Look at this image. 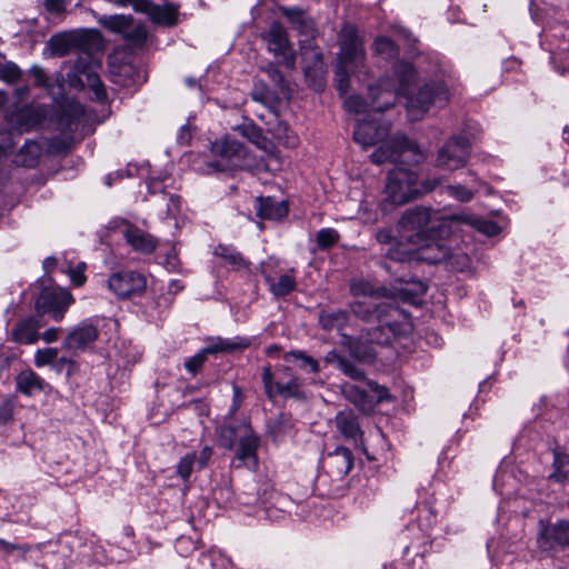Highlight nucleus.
Returning <instances> with one entry per match:
<instances>
[{"label": "nucleus", "mask_w": 569, "mask_h": 569, "mask_svg": "<svg viewBox=\"0 0 569 569\" xmlns=\"http://www.w3.org/2000/svg\"><path fill=\"white\" fill-rule=\"evenodd\" d=\"M342 359V356L337 353L336 351H330L325 357V362L328 365H336L338 367L340 360Z\"/></svg>", "instance_id": "62"}, {"label": "nucleus", "mask_w": 569, "mask_h": 569, "mask_svg": "<svg viewBox=\"0 0 569 569\" xmlns=\"http://www.w3.org/2000/svg\"><path fill=\"white\" fill-rule=\"evenodd\" d=\"M382 307H393L389 302H382L379 305H373L367 301H355L350 305L351 312L359 319L373 323L379 320L380 309Z\"/></svg>", "instance_id": "28"}, {"label": "nucleus", "mask_w": 569, "mask_h": 569, "mask_svg": "<svg viewBox=\"0 0 569 569\" xmlns=\"http://www.w3.org/2000/svg\"><path fill=\"white\" fill-rule=\"evenodd\" d=\"M58 349L57 348H43L38 349L34 353V366L38 368L44 367V366H53L54 361L58 357Z\"/></svg>", "instance_id": "41"}, {"label": "nucleus", "mask_w": 569, "mask_h": 569, "mask_svg": "<svg viewBox=\"0 0 569 569\" xmlns=\"http://www.w3.org/2000/svg\"><path fill=\"white\" fill-rule=\"evenodd\" d=\"M44 118L41 108L26 106L6 117V123L11 133L22 134L38 127Z\"/></svg>", "instance_id": "17"}, {"label": "nucleus", "mask_w": 569, "mask_h": 569, "mask_svg": "<svg viewBox=\"0 0 569 569\" xmlns=\"http://www.w3.org/2000/svg\"><path fill=\"white\" fill-rule=\"evenodd\" d=\"M443 191L460 202H469L477 192V190L462 184H448L443 188Z\"/></svg>", "instance_id": "40"}, {"label": "nucleus", "mask_w": 569, "mask_h": 569, "mask_svg": "<svg viewBox=\"0 0 569 569\" xmlns=\"http://www.w3.org/2000/svg\"><path fill=\"white\" fill-rule=\"evenodd\" d=\"M349 320V313L346 310H322L319 313V325L323 330H341Z\"/></svg>", "instance_id": "29"}, {"label": "nucleus", "mask_w": 569, "mask_h": 569, "mask_svg": "<svg viewBox=\"0 0 569 569\" xmlns=\"http://www.w3.org/2000/svg\"><path fill=\"white\" fill-rule=\"evenodd\" d=\"M262 382L266 395L269 399H273L277 395L284 398L300 397L301 395L300 383L296 377H290V379L284 383H273V373L269 365L262 368Z\"/></svg>", "instance_id": "19"}, {"label": "nucleus", "mask_w": 569, "mask_h": 569, "mask_svg": "<svg viewBox=\"0 0 569 569\" xmlns=\"http://www.w3.org/2000/svg\"><path fill=\"white\" fill-rule=\"evenodd\" d=\"M146 287V278L136 271L116 272L108 280V288L122 299L142 293Z\"/></svg>", "instance_id": "15"}, {"label": "nucleus", "mask_w": 569, "mask_h": 569, "mask_svg": "<svg viewBox=\"0 0 569 569\" xmlns=\"http://www.w3.org/2000/svg\"><path fill=\"white\" fill-rule=\"evenodd\" d=\"M263 71L268 74V77L271 79V81L280 89L284 90L286 88V81L284 78L279 69V67L276 63H268L266 67H263Z\"/></svg>", "instance_id": "51"}, {"label": "nucleus", "mask_w": 569, "mask_h": 569, "mask_svg": "<svg viewBox=\"0 0 569 569\" xmlns=\"http://www.w3.org/2000/svg\"><path fill=\"white\" fill-rule=\"evenodd\" d=\"M339 240V233L331 228L321 229L316 236L317 244L320 249H329Z\"/></svg>", "instance_id": "42"}, {"label": "nucleus", "mask_w": 569, "mask_h": 569, "mask_svg": "<svg viewBox=\"0 0 569 569\" xmlns=\"http://www.w3.org/2000/svg\"><path fill=\"white\" fill-rule=\"evenodd\" d=\"M52 368L57 372H61V371L66 370L67 375L70 377L76 372L77 363L70 358H67V357L58 358L57 357V360L54 361Z\"/></svg>", "instance_id": "53"}, {"label": "nucleus", "mask_w": 569, "mask_h": 569, "mask_svg": "<svg viewBox=\"0 0 569 569\" xmlns=\"http://www.w3.org/2000/svg\"><path fill=\"white\" fill-rule=\"evenodd\" d=\"M379 312V320L376 321L378 326L368 329L366 335H361V339L370 343L386 345L402 331V312L397 307H382Z\"/></svg>", "instance_id": "10"}, {"label": "nucleus", "mask_w": 569, "mask_h": 569, "mask_svg": "<svg viewBox=\"0 0 569 569\" xmlns=\"http://www.w3.org/2000/svg\"><path fill=\"white\" fill-rule=\"evenodd\" d=\"M340 50L338 66L349 68L352 72H360L365 68L366 50L363 40L352 26H345L339 34Z\"/></svg>", "instance_id": "7"}, {"label": "nucleus", "mask_w": 569, "mask_h": 569, "mask_svg": "<svg viewBox=\"0 0 569 569\" xmlns=\"http://www.w3.org/2000/svg\"><path fill=\"white\" fill-rule=\"evenodd\" d=\"M310 58L312 60V67L305 66V73L307 78H311L315 81V87L317 90H321L325 86L322 74L325 72L323 70V62H322V54L319 51H312L310 53Z\"/></svg>", "instance_id": "32"}, {"label": "nucleus", "mask_w": 569, "mask_h": 569, "mask_svg": "<svg viewBox=\"0 0 569 569\" xmlns=\"http://www.w3.org/2000/svg\"><path fill=\"white\" fill-rule=\"evenodd\" d=\"M392 80H382L378 87H370V103L360 96H350L345 100V107L349 112L365 113L369 110L385 111L396 103L398 96H408L410 86L416 80V70L405 61L393 66Z\"/></svg>", "instance_id": "2"}, {"label": "nucleus", "mask_w": 569, "mask_h": 569, "mask_svg": "<svg viewBox=\"0 0 569 569\" xmlns=\"http://www.w3.org/2000/svg\"><path fill=\"white\" fill-rule=\"evenodd\" d=\"M14 549L16 548L13 545H11L10 542H8L3 539H0V551L9 553V552L13 551Z\"/></svg>", "instance_id": "64"}, {"label": "nucleus", "mask_w": 569, "mask_h": 569, "mask_svg": "<svg viewBox=\"0 0 569 569\" xmlns=\"http://www.w3.org/2000/svg\"><path fill=\"white\" fill-rule=\"evenodd\" d=\"M21 76L18 66L11 61L0 62V79L7 82H14Z\"/></svg>", "instance_id": "46"}, {"label": "nucleus", "mask_w": 569, "mask_h": 569, "mask_svg": "<svg viewBox=\"0 0 569 569\" xmlns=\"http://www.w3.org/2000/svg\"><path fill=\"white\" fill-rule=\"evenodd\" d=\"M73 301L72 295L66 289L46 288L36 300V309L40 315L49 313L54 321H61Z\"/></svg>", "instance_id": "12"}, {"label": "nucleus", "mask_w": 569, "mask_h": 569, "mask_svg": "<svg viewBox=\"0 0 569 569\" xmlns=\"http://www.w3.org/2000/svg\"><path fill=\"white\" fill-rule=\"evenodd\" d=\"M71 39L66 34H57L51 37L49 44L54 54L62 57L67 54L71 48Z\"/></svg>", "instance_id": "43"}, {"label": "nucleus", "mask_w": 569, "mask_h": 569, "mask_svg": "<svg viewBox=\"0 0 569 569\" xmlns=\"http://www.w3.org/2000/svg\"><path fill=\"white\" fill-rule=\"evenodd\" d=\"M470 143L465 137H453L438 152L437 166L447 170H457L467 163Z\"/></svg>", "instance_id": "13"}, {"label": "nucleus", "mask_w": 569, "mask_h": 569, "mask_svg": "<svg viewBox=\"0 0 569 569\" xmlns=\"http://www.w3.org/2000/svg\"><path fill=\"white\" fill-rule=\"evenodd\" d=\"M250 346V340L242 337H236L233 339L216 338L212 342L204 347V352L209 355L216 353H228L236 350H243Z\"/></svg>", "instance_id": "26"}, {"label": "nucleus", "mask_w": 569, "mask_h": 569, "mask_svg": "<svg viewBox=\"0 0 569 569\" xmlns=\"http://www.w3.org/2000/svg\"><path fill=\"white\" fill-rule=\"evenodd\" d=\"M353 73L351 69L337 66V88L341 93H346L349 87L350 74Z\"/></svg>", "instance_id": "52"}, {"label": "nucleus", "mask_w": 569, "mask_h": 569, "mask_svg": "<svg viewBox=\"0 0 569 569\" xmlns=\"http://www.w3.org/2000/svg\"><path fill=\"white\" fill-rule=\"evenodd\" d=\"M269 289L274 297H284L291 293L296 287V278L293 274L286 273L278 278V280L269 279Z\"/></svg>", "instance_id": "33"}, {"label": "nucleus", "mask_w": 569, "mask_h": 569, "mask_svg": "<svg viewBox=\"0 0 569 569\" xmlns=\"http://www.w3.org/2000/svg\"><path fill=\"white\" fill-rule=\"evenodd\" d=\"M123 37L133 44L141 46L147 40V29L144 26L139 24L127 29Z\"/></svg>", "instance_id": "48"}, {"label": "nucleus", "mask_w": 569, "mask_h": 569, "mask_svg": "<svg viewBox=\"0 0 569 569\" xmlns=\"http://www.w3.org/2000/svg\"><path fill=\"white\" fill-rule=\"evenodd\" d=\"M346 376L353 380H363L365 372L353 361L342 357L338 367Z\"/></svg>", "instance_id": "45"}, {"label": "nucleus", "mask_w": 569, "mask_h": 569, "mask_svg": "<svg viewBox=\"0 0 569 569\" xmlns=\"http://www.w3.org/2000/svg\"><path fill=\"white\" fill-rule=\"evenodd\" d=\"M264 87L261 84V89L259 87H256L252 91V98L256 101L263 102L266 100V92Z\"/></svg>", "instance_id": "63"}, {"label": "nucleus", "mask_w": 569, "mask_h": 569, "mask_svg": "<svg viewBox=\"0 0 569 569\" xmlns=\"http://www.w3.org/2000/svg\"><path fill=\"white\" fill-rule=\"evenodd\" d=\"M70 278H71V281L76 284V286H82L86 281V277L84 274L82 273V271L80 270H72L70 272Z\"/></svg>", "instance_id": "61"}, {"label": "nucleus", "mask_w": 569, "mask_h": 569, "mask_svg": "<svg viewBox=\"0 0 569 569\" xmlns=\"http://www.w3.org/2000/svg\"><path fill=\"white\" fill-rule=\"evenodd\" d=\"M132 19L126 16H113L108 19L106 26L116 32L124 34L126 30L131 27Z\"/></svg>", "instance_id": "49"}, {"label": "nucleus", "mask_w": 569, "mask_h": 569, "mask_svg": "<svg viewBox=\"0 0 569 569\" xmlns=\"http://www.w3.org/2000/svg\"><path fill=\"white\" fill-rule=\"evenodd\" d=\"M100 63L91 57L80 58L74 63V73L69 74V84L76 89H83L86 86L91 89L97 101L107 100V91L97 69Z\"/></svg>", "instance_id": "9"}, {"label": "nucleus", "mask_w": 569, "mask_h": 569, "mask_svg": "<svg viewBox=\"0 0 569 569\" xmlns=\"http://www.w3.org/2000/svg\"><path fill=\"white\" fill-rule=\"evenodd\" d=\"M346 392L350 401L363 409L372 403V400H368V393L357 387L350 386Z\"/></svg>", "instance_id": "50"}, {"label": "nucleus", "mask_w": 569, "mask_h": 569, "mask_svg": "<svg viewBox=\"0 0 569 569\" xmlns=\"http://www.w3.org/2000/svg\"><path fill=\"white\" fill-rule=\"evenodd\" d=\"M291 358L300 361L299 367L301 369H307L312 373H317L320 370L319 362L303 351H291L284 356L287 361H290Z\"/></svg>", "instance_id": "39"}, {"label": "nucleus", "mask_w": 569, "mask_h": 569, "mask_svg": "<svg viewBox=\"0 0 569 569\" xmlns=\"http://www.w3.org/2000/svg\"><path fill=\"white\" fill-rule=\"evenodd\" d=\"M232 390H233V397H232V405L229 410V418H232L234 416V413L238 411V409L240 408L241 402H242L241 389L234 385Z\"/></svg>", "instance_id": "58"}, {"label": "nucleus", "mask_w": 569, "mask_h": 569, "mask_svg": "<svg viewBox=\"0 0 569 569\" xmlns=\"http://www.w3.org/2000/svg\"><path fill=\"white\" fill-rule=\"evenodd\" d=\"M207 359L208 353L204 352V349H201L198 353L186 360L184 368L189 373L196 376L203 366V363L207 361Z\"/></svg>", "instance_id": "47"}, {"label": "nucleus", "mask_w": 569, "mask_h": 569, "mask_svg": "<svg viewBox=\"0 0 569 569\" xmlns=\"http://www.w3.org/2000/svg\"><path fill=\"white\" fill-rule=\"evenodd\" d=\"M44 386V380L31 369L21 371L16 378L17 390L29 397L41 392Z\"/></svg>", "instance_id": "25"}, {"label": "nucleus", "mask_w": 569, "mask_h": 569, "mask_svg": "<svg viewBox=\"0 0 569 569\" xmlns=\"http://www.w3.org/2000/svg\"><path fill=\"white\" fill-rule=\"evenodd\" d=\"M335 420L338 430L346 438H356L358 436L360 428L356 416L351 411H340Z\"/></svg>", "instance_id": "30"}, {"label": "nucleus", "mask_w": 569, "mask_h": 569, "mask_svg": "<svg viewBox=\"0 0 569 569\" xmlns=\"http://www.w3.org/2000/svg\"><path fill=\"white\" fill-rule=\"evenodd\" d=\"M373 52L386 60L393 59L398 54L395 42L387 37H378L373 42Z\"/></svg>", "instance_id": "38"}, {"label": "nucleus", "mask_w": 569, "mask_h": 569, "mask_svg": "<svg viewBox=\"0 0 569 569\" xmlns=\"http://www.w3.org/2000/svg\"><path fill=\"white\" fill-rule=\"evenodd\" d=\"M31 73L36 80V83L40 87H48L49 86V80H48V77L46 76V72L43 71L42 68L40 67H32L31 68Z\"/></svg>", "instance_id": "59"}, {"label": "nucleus", "mask_w": 569, "mask_h": 569, "mask_svg": "<svg viewBox=\"0 0 569 569\" xmlns=\"http://www.w3.org/2000/svg\"><path fill=\"white\" fill-rule=\"evenodd\" d=\"M280 12L290 21L300 33L309 37L315 34V23L299 8L280 7Z\"/></svg>", "instance_id": "27"}, {"label": "nucleus", "mask_w": 569, "mask_h": 569, "mask_svg": "<svg viewBox=\"0 0 569 569\" xmlns=\"http://www.w3.org/2000/svg\"><path fill=\"white\" fill-rule=\"evenodd\" d=\"M43 327L36 317L20 319L10 332V339L19 345H36L40 339L39 330Z\"/></svg>", "instance_id": "20"}, {"label": "nucleus", "mask_w": 569, "mask_h": 569, "mask_svg": "<svg viewBox=\"0 0 569 569\" xmlns=\"http://www.w3.org/2000/svg\"><path fill=\"white\" fill-rule=\"evenodd\" d=\"M389 126L376 120L360 121L353 132V139L363 149L376 147L370 159L375 164L397 161L405 158L410 162L420 163L426 158L425 152L403 136L387 139Z\"/></svg>", "instance_id": "1"}, {"label": "nucleus", "mask_w": 569, "mask_h": 569, "mask_svg": "<svg viewBox=\"0 0 569 569\" xmlns=\"http://www.w3.org/2000/svg\"><path fill=\"white\" fill-rule=\"evenodd\" d=\"M123 236L133 250L144 254L152 253L158 247V240L153 236L132 224L127 227Z\"/></svg>", "instance_id": "21"}, {"label": "nucleus", "mask_w": 569, "mask_h": 569, "mask_svg": "<svg viewBox=\"0 0 569 569\" xmlns=\"http://www.w3.org/2000/svg\"><path fill=\"white\" fill-rule=\"evenodd\" d=\"M67 0H44V7L48 12L52 14H60L64 12Z\"/></svg>", "instance_id": "56"}, {"label": "nucleus", "mask_w": 569, "mask_h": 569, "mask_svg": "<svg viewBox=\"0 0 569 569\" xmlns=\"http://www.w3.org/2000/svg\"><path fill=\"white\" fill-rule=\"evenodd\" d=\"M257 214L261 219L280 220L288 214V206L284 201H276L271 197L257 199Z\"/></svg>", "instance_id": "24"}, {"label": "nucleus", "mask_w": 569, "mask_h": 569, "mask_svg": "<svg viewBox=\"0 0 569 569\" xmlns=\"http://www.w3.org/2000/svg\"><path fill=\"white\" fill-rule=\"evenodd\" d=\"M379 243L389 244L391 248L387 251V257L393 261L407 262L412 260V253L402 249L390 229H380L376 233Z\"/></svg>", "instance_id": "23"}, {"label": "nucleus", "mask_w": 569, "mask_h": 569, "mask_svg": "<svg viewBox=\"0 0 569 569\" xmlns=\"http://www.w3.org/2000/svg\"><path fill=\"white\" fill-rule=\"evenodd\" d=\"M214 253L218 257L224 259L227 263H229L231 267L236 269H242L248 267V263L246 262L243 257L231 247L220 244L216 248Z\"/></svg>", "instance_id": "36"}, {"label": "nucleus", "mask_w": 569, "mask_h": 569, "mask_svg": "<svg viewBox=\"0 0 569 569\" xmlns=\"http://www.w3.org/2000/svg\"><path fill=\"white\" fill-rule=\"evenodd\" d=\"M217 433L219 445L226 449L231 450L237 442L239 443L236 455L238 463L234 467L257 463L259 437L248 422H226L217 429Z\"/></svg>", "instance_id": "4"}, {"label": "nucleus", "mask_w": 569, "mask_h": 569, "mask_svg": "<svg viewBox=\"0 0 569 569\" xmlns=\"http://www.w3.org/2000/svg\"><path fill=\"white\" fill-rule=\"evenodd\" d=\"M14 411V403L12 400H4L0 405V425L8 423L12 417Z\"/></svg>", "instance_id": "54"}, {"label": "nucleus", "mask_w": 569, "mask_h": 569, "mask_svg": "<svg viewBox=\"0 0 569 569\" xmlns=\"http://www.w3.org/2000/svg\"><path fill=\"white\" fill-rule=\"evenodd\" d=\"M350 292L355 297H379L383 289L375 287L369 281L359 279L350 283Z\"/></svg>", "instance_id": "37"}, {"label": "nucleus", "mask_w": 569, "mask_h": 569, "mask_svg": "<svg viewBox=\"0 0 569 569\" xmlns=\"http://www.w3.org/2000/svg\"><path fill=\"white\" fill-rule=\"evenodd\" d=\"M369 387H370V390L376 396V402L377 403L382 402V401H387V400L390 399V393H389V391H388V389L386 387L379 386L376 382H369Z\"/></svg>", "instance_id": "55"}, {"label": "nucleus", "mask_w": 569, "mask_h": 569, "mask_svg": "<svg viewBox=\"0 0 569 569\" xmlns=\"http://www.w3.org/2000/svg\"><path fill=\"white\" fill-rule=\"evenodd\" d=\"M41 154L40 146L34 141L27 142L20 150L17 162L24 167H33Z\"/></svg>", "instance_id": "35"}, {"label": "nucleus", "mask_w": 569, "mask_h": 569, "mask_svg": "<svg viewBox=\"0 0 569 569\" xmlns=\"http://www.w3.org/2000/svg\"><path fill=\"white\" fill-rule=\"evenodd\" d=\"M537 536L538 548L548 551L556 546H569V520H559L555 523H548L540 520Z\"/></svg>", "instance_id": "14"}, {"label": "nucleus", "mask_w": 569, "mask_h": 569, "mask_svg": "<svg viewBox=\"0 0 569 569\" xmlns=\"http://www.w3.org/2000/svg\"><path fill=\"white\" fill-rule=\"evenodd\" d=\"M212 453H213V449L210 446H204L201 449L199 457L196 456V463H197L198 469H202L208 465V462L210 461V459L212 457Z\"/></svg>", "instance_id": "57"}, {"label": "nucleus", "mask_w": 569, "mask_h": 569, "mask_svg": "<svg viewBox=\"0 0 569 569\" xmlns=\"http://www.w3.org/2000/svg\"><path fill=\"white\" fill-rule=\"evenodd\" d=\"M240 133L262 150H268L270 141L263 136L262 130L253 123H243L238 127Z\"/></svg>", "instance_id": "34"}, {"label": "nucleus", "mask_w": 569, "mask_h": 569, "mask_svg": "<svg viewBox=\"0 0 569 569\" xmlns=\"http://www.w3.org/2000/svg\"><path fill=\"white\" fill-rule=\"evenodd\" d=\"M399 227L410 243L422 242L428 234L446 229V224L439 221L437 212L423 207L408 210L401 217Z\"/></svg>", "instance_id": "5"}, {"label": "nucleus", "mask_w": 569, "mask_h": 569, "mask_svg": "<svg viewBox=\"0 0 569 569\" xmlns=\"http://www.w3.org/2000/svg\"><path fill=\"white\" fill-rule=\"evenodd\" d=\"M325 463L333 476L343 477L353 467L352 453L349 449L339 447L327 456Z\"/></svg>", "instance_id": "22"}, {"label": "nucleus", "mask_w": 569, "mask_h": 569, "mask_svg": "<svg viewBox=\"0 0 569 569\" xmlns=\"http://www.w3.org/2000/svg\"><path fill=\"white\" fill-rule=\"evenodd\" d=\"M98 337V320L87 319L68 332L62 347L72 352L83 351L87 347L93 343Z\"/></svg>", "instance_id": "16"}, {"label": "nucleus", "mask_w": 569, "mask_h": 569, "mask_svg": "<svg viewBox=\"0 0 569 569\" xmlns=\"http://www.w3.org/2000/svg\"><path fill=\"white\" fill-rule=\"evenodd\" d=\"M448 232V227L437 233H430L425 237L422 242L416 243L418 246L416 252L412 253V259L425 261L427 263H440L447 259H452L451 266L462 270L468 264V257L466 254H451V248L448 240L440 237L442 233Z\"/></svg>", "instance_id": "6"}, {"label": "nucleus", "mask_w": 569, "mask_h": 569, "mask_svg": "<svg viewBox=\"0 0 569 569\" xmlns=\"http://www.w3.org/2000/svg\"><path fill=\"white\" fill-rule=\"evenodd\" d=\"M62 330L60 328L51 327L47 329L42 335H40V338L46 343H52L56 342L59 339V335Z\"/></svg>", "instance_id": "60"}, {"label": "nucleus", "mask_w": 569, "mask_h": 569, "mask_svg": "<svg viewBox=\"0 0 569 569\" xmlns=\"http://www.w3.org/2000/svg\"><path fill=\"white\" fill-rule=\"evenodd\" d=\"M196 463V452H189L183 456L177 465V473L183 480H188L193 471Z\"/></svg>", "instance_id": "44"}, {"label": "nucleus", "mask_w": 569, "mask_h": 569, "mask_svg": "<svg viewBox=\"0 0 569 569\" xmlns=\"http://www.w3.org/2000/svg\"><path fill=\"white\" fill-rule=\"evenodd\" d=\"M405 158H398L399 162L395 169L389 172L387 184L385 188L386 199L396 206L405 204L412 199L435 190L439 184V179H430L420 183L418 176L415 171L403 167L405 163H410ZM411 164H416L411 162Z\"/></svg>", "instance_id": "3"}, {"label": "nucleus", "mask_w": 569, "mask_h": 569, "mask_svg": "<svg viewBox=\"0 0 569 569\" xmlns=\"http://www.w3.org/2000/svg\"><path fill=\"white\" fill-rule=\"evenodd\" d=\"M133 9L146 13L149 19L158 24L174 26L177 23V8L172 4L157 6L149 0H136Z\"/></svg>", "instance_id": "18"}, {"label": "nucleus", "mask_w": 569, "mask_h": 569, "mask_svg": "<svg viewBox=\"0 0 569 569\" xmlns=\"http://www.w3.org/2000/svg\"><path fill=\"white\" fill-rule=\"evenodd\" d=\"M261 37L267 43L269 52L273 53L276 57H280L282 59V63L287 68H295L296 52L289 40L288 32L281 23L277 21L272 22L269 29L263 32Z\"/></svg>", "instance_id": "11"}, {"label": "nucleus", "mask_w": 569, "mask_h": 569, "mask_svg": "<svg viewBox=\"0 0 569 569\" xmlns=\"http://www.w3.org/2000/svg\"><path fill=\"white\" fill-rule=\"evenodd\" d=\"M457 220L462 221L467 224H470L475 229H477L479 232L488 236L493 237L500 232V227L491 220L481 219L477 217H472L470 214H460L457 216Z\"/></svg>", "instance_id": "31"}, {"label": "nucleus", "mask_w": 569, "mask_h": 569, "mask_svg": "<svg viewBox=\"0 0 569 569\" xmlns=\"http://www.w3.org/2000/svg\"><path fill=\"white\" fill-rule=\"evenodd\" d=\"M449 100V91L443 82L425 84L415 96L408 97L407 109L411 121L419 120L433 104Z\"/></svg>", "instance_id": "8"}]
</instances>
